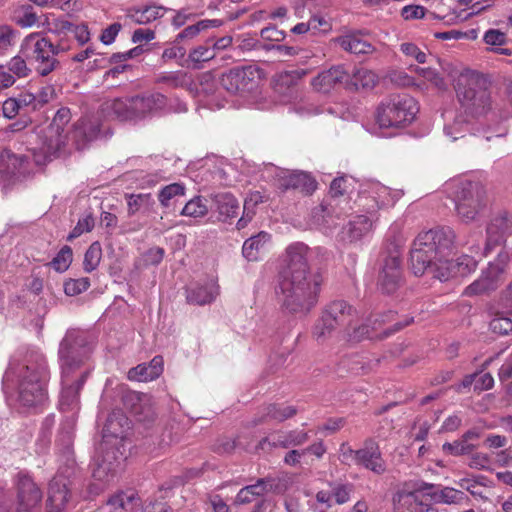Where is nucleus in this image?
<instances>
[{
	"label": "nucleus",
	"instance_id": "42",
	"mask_svg": "<svg viewBox=\"0 0 512 512\" xmlns=\"http://www.w3.org/2000/svg\"><path fill=\"white\" fill-rule=\"evenodd\" d=\"M128 215L133 216L140 210H149L155 201L150 193L127 195Z\"/></svg>",
	"mask_w": 512,
	"mask_h": 512
},
{
	"label": "nucleus",
	"instance_id": "24",
	"mask_svg": "<svg viewBox=\"0 0 512 512\" xmlns=\"http://www.w3.org/2000/svg\"><path fill=\"white\" fill-rule=\"evenodd\" d=\"M486 192L480 182L463 181L458 185L455 201L476 206H485Z\"/></svg>",
	"mask_w": 512,
	"mask_h": 512
},
{
	"label": "nucleus",
	"instance_id": "28",
	"mask_svg": "<svg viewBox=\"0 0 512 512\" xmlns=\"http://www.w3.org/2000/svg\"><path fill=\"white\" fill-rule=\"evenodd\" d=\"M382 322L383 320H381L379 317H375L374 319L370 318L366 323H363L359 326H353V324H351V326L348 327L344 333L350 341L354 342H359L363 339L381 338V334H377L376 332Z\"/></svg>",
	"mask_w": 512,
	"mask_h": 512
},
{
	"label": "nucleus",
	"instance_id": "7",
	"mask_svg": "<svg viewBox=\"0 0 512 512\" xmlns=\"http://www.w3.org/2000/svg\"><path fill=\"white\" fill-rule=\"evenodd\" d=\"M62 51V47L54 45L38 33L27 36L22 44L23 55L41 76H47L58 67L59 62L55 56Z\"/></svg>",
	"mask_w": 512,
	"mask_h": 512
},
{
	"label": "nucleus",
	"instance_id": "56",
	"mask_svg": "<svg viewBox=\"0 0 512 512\" xmlns=\"http://www.w3.org/2000/svg\"><path fill=\"white\" fill-rule=\"evenodd\" d=\"M70 120V109L67 107L60 108L53 117L52 122L47 126V128L50 129L49 133H54L53 130L64 133L65 127L70 122Z\"/></svg>",
	"mask_w": 512,
	"mask_h": 512
},
{
	"label": "nucleus",
	"instance_id": "45",
	"mask_svg": "<svg viewBox=\"0 0 512 512\" xmlns=\"http://www.w3.org/2000/svg\"><path fill=\"white\" fill-rule=\"evenodd\" d=\"M208 213V207L206 204V200L201 196H195L191 200H189L180 214L183 216L199 218L204 217Z\"/></svg>",
	"mask_w": 512,
	"mask_h": 512
},
{
	"label": "nucleus",
	"instance_id": "1",
	"mask_svg": "<svg viewBox=\"0 0 512 512\" xmlns=\"http://www.w3.org/2000/svg\"><path fill=\"white\" fill-rule=\"evenodd\" d=\"M308 253L302 242L289 245L278 273L276 295L281 308L291 314H307L318 302L322 278L311 271Z\"/></svg>",
	"mask_w": 512,
	"mask_h": 512
},
{
	"label": "nucleus",
	"instance_id": "38",
	"mask_svg": "<svg viewBox=\"0 0 512 512\" xmlns=\"http://www.w3.org/2000/svg\"><path fill=\"white\" fill-rule=\"evenodd\" d=\"M309 435L304 431L292 430L287 433H278L273 436L272 445L275 447L289 448L300 446L307 442Z\"/></svg>",
	"mask_w": 512,
	"mask_h": 512
},
{
	"label": "nucleus",
	"instance_id": "39",
	"mask_svg": "<svg viewBox=\"0 0 512 512\" xmlns=\"http://www.w3.org/2000/svg\"><path fill=\"white\" fill-rule=\"evenodd\" d=\"M107 109L121 121L136 120L135 113L132 111L131 96L117 98L107 103Z\"/></svg>",
	"mask_w": 512,
	"mask_h": 512
},
{
	"label": "nucleus",
	"instance_id": "11",
	"mask_svg": "<svg viewBox=\"0 0 512 512\" xmlns=\"http://www.w3.org/2000/svg\"><path fill=\"white\" fill-rule=\"evenodd\" d=\"M507 264L508 255L500 251L497 260L489 263L481 276L465 288L464 294L467 296H475L497 289Z\"/></svg>",
	"mask_w": 512,
	"mask_h": 512
},
{
	"label": "nucleus",
	"instance_id": "40",
	"mask_svg": "<svg viewBox=\"0 0 512 512\" xmlns=\"http://www.w3.org/2000/svg\"><path fill=\"white\" fill-rule=\"evenodd\" d=\"M125 426L129 428L127 417L120 411H114L108 416L103 431L105 436L118 438L123 436Z\"/></svg>",
	"mask_w": 512,
	"mask_h": 512
},
{
	"label": "nucleus",
	"instance_id": "58",
	"mask_svg": "<svg viewBox=\"0 0 512 512\" xmlns=\"http://www.w3.org/2000/svg\"><path fill=\"white\" fill-rule=\"evenodd\" d=\"M72 249L64 246L51 261V266L58 272H64L72 262Z\"/></svg>",
	"mask_w": 512,
	"mask_h": 512
},
{
	"label": "nucleus",
	"instance_id": "60",
	"mask_svg": "<svg viewBox=\"0 0 512 512\" xmlns=\"http://www.w3.org/2000/svg\"><path fill=\"white\" fill-rule=\"evenodd\" d=\"M94 218L91 214L78 220L77 225L67 236L68 241H72L82 235L84 232H90L94 227Z\"/></svg>",
	"mask_w": 512,
	"mask_h": 512
},
{
	"label": "nucleus",
	"instance_id": "62",
	"mask_svg": "<svg viewBox=\"0 0 512 512\" xmlns=\"http://www.w3.org/2000/svg\"><path fill=\"white\" fill-rule=\"evenodd\" d=\"M237 42V49L241 52H249L255 49H263V46H265L258 39L249 35H242L237 39Z\"/></svg>",
	"mask_w": 512,
	"mask_h": 512
},
{
	"label": "nucleus",
	"instance_id": "30",
	"mask_svg": "<svg viewBox=\"0 0 512 512\" xmlns=\"http://www.w3.org/2000/svg\"><path fill=\"white\" fill-rule=\"evenodd\" d=\"M28 157L25 155H17L7 153L0 160V172L9 177H16L27 172Z\"/></svg>",
	"mask_w": 512,
	"mask_h": 512
},
{
	"label": "nucleus",
	"instance_id": "18",
	"mask_svg": "<svg viewBox=\"0 0 512 512\" xmlns=\"http://www.w3.org/2000/svg\"><path fill=\"white\" fill-rule=\"evenodd\" d=\"M281 491L280 481L273 477L259 478L255 484L247 485L237 493L236 504H248L255 497H261L269 492Z\"/></svg>",
	"mask_w": 512,
	"mask_h": 512
},
{
	"label": "nucleus",
	"instance_id": "31",
	"mask_svg": "<svg viewBox=\"0 0 512 512\" xmlns=\"http://www.w3.org/2000/svg\"><path fill=\"white\" fill-rule=\"evenodd\" d=\"M69 492L65 484L57 481L52 482L49 487L47 499V512H61L68 502Z\"/></svg>",
	"mask_w": 512,
	"mask_h": 512
},
{
	"label": "nucleus",
	"instance_id": "13",
	"mask_svg": "<svg viewBox=\"0 0 512 512\" xmlns=\"http://www.w3.org/2000/svg\"><path fill=\"white\" fill-rule=\"evenodd\" d=\"M122 402L137 421L150 423L155 420L154 401L149 394L128 390L124 392Z\"/></svg>",
	"mask_w": 512,
	"mask_h": 512
},
{
	"label": "nucleus",
	"instance_id": "4",
	"mask_svg": "<svg viewBox=\"0 0 512 512\" xmlns=\"http://www.w3.org/2000/svg\"><path fill=\"white\" fill-rule=\"evenodd\" d=\"M455 233L450 227H437L420 233L413 242L410 264L414 275L425 274L424 263L448 258L452 252Z\"/></svg>",
	"mask_w": 512,
	"mask_h": 512
},
{
	"label": "nucleus",
	"instance_id": "51",
	"mask_svg": "<svg viewBox=\"0 0 512 512\" xmlns=\"http://www.w3.org/2000/svg\"><path fill=\"white\" fill-rule=\"evenodd\" d=\"M12 19L17 25L25 28L33 26L38 17L31 6H22L14 11Z\"/></svg>",
	"mask_w": 512,
	"mask_h": 512
},
{
	"label": "nucleus",
	"instance_id": "41",
	"mask_svg": "<svg viewBox=\"0 0 512 512\" xmlns=\"http://www.w3.org/2000/svg\"><path fill=\"white\" fill-rule=\"evenodd\" d=\"M372 227V220L366 215H357L351 220L347 227V233L351 241L360 239L368 233Z\"/></svg>",
	"mask_w": 512,
	"mask_h": 512
},
{
	"label": "nucleus",
	"instance_id": "64",
	"mask_svg": "<svg viewBox=\"0 0 512 512\" xmlns=\"http://www.w3.org/2000/svg\"><path fill=\"white\" fill-rule=\"evenodd\" d=\"M262 39L267 41L280 42L284 40L285 33L282 30L277 29L275 25H269L260 31Z\"/></svg>",
	"mask_w": 512,
	"mask_h": 512
},
{
	"label": "nucleus",
	"instance_id": "33",
	"mask_svg": "<svg viewBox=\"0 0 512 512\" xmlns=\"http://www.w3.org/2000/svg\"><path fill=\"white\" fill-rule=\"evenodd\" d=\"M267 200V197L260 191L250 192L244 200L243 215L237 222V228H244L255 215V209L260 204Z\"/></svg>",
	"mask_w": 512,
	"mask_h": 512
},
{
	"label": "nucleus",
	"instance_id": "12",
	"mask_svg": "<svg viewBox=\"0 0 512 512\" xmlns=\"http://www.w3.org/2000/svg\"><path fill=\"white\" fill-rule=\"evenodd\" d=\"M257 74L258 68L252 65L235 67L222 75L220 83L233 94L248 92L255 87Z\"/></svg>",
	"mask_w": 512,
	"mask_h": 512
},
{
	"label": "nucleus",
	"instance_id": "59",
	"mask_svg": "<svg viewBox=\"0 0 512 512\" xmlns=\"http://www.w3.org/2000/svg\"><path fill=\"white\" fill-rule=\"evenodd\" d=\"M89 287L90 280L88 277L69 279L64 283V292L68 296H76L86 291Z\"/></svg>",
	"mask_w": 512,
	"mask_h": 512
},
{
	"label": "nucleus",
	"instance_id": "20",
	"mask_svg": "<svg viewBox=\"0 0 512 512\" xmlns=\"http://www.w3.org/2000/svg\"><path fill=\"white\" fill-rule=\"evenodd\" d=\"M167 98L161 93L131 96L132 111L136 120L144 119L151 113L165 107Z\"/></svg>",
	"mask_w": 512,
	"mask_h": 512
},
{
	"label": "nucleus",
	"instance_id": "10",
	"mask_svg": "<svg viewBox=\"0 0 512 512\" xmlns=\"http://www.w3.org/2000/svg\"><path fill=\"white\" fill-rule=\"evenodd\" d=\"M59 356L61 360L62 378L66 382L86 357L85 340L79 335L69 333L60 343Z\"/></svg>",
	"mask_w": 512,
	"mask_h": 512
},
{
	"label": "nucleus",
	"instance_id": "43",
	"mask_svg": "<svg viewBox=\"0 0 512 512\" xmlns=\"http://www.w3.org/2000/svg\"><path fill=\"white\" fill-rule=\"evenodd\" d=\"M185 187L181 183H172L163 187L158 193V200L162 207L169 208L177 197L184 196Z\"/></svg>",
	"mask_w": 512,
	"mask_h": 512
},
{
	"label": "nucleus",
	"instance_id": "9",
	"mask_svg": "<svg viewBox=\"0 0 512 512\" xmlns=\"http://www.w3.org/2000/svg\"><path fill=\"white\" fill-rule=\"evenodd\" d=\"M14 487L17 512H41L43 491L30 475L19 472Z\"/></svg>",
	"mask_w": 512,
	"mask_h": 512
},
{
	"label": "nucleus",
	"instance_id": "47",
	"mask_svg": "<svg viewBox=\"0 0 512 512\" xmlns=\"http://www.w3.org/2000/svg\"><path fill=\"white\" fill-rule=\"evenodd\" d=\"M221 25L220 20H201L194 25H190L183 29L176 37V41L184 40V39H193L196 37L202 30H205L210 27H218Z\"/></svg>",
	"mask_w": 512,
	"mask_h": 512
},
{
	"label": "nucleus",
	"instance_id": "63",
	"mask_svg": "<svg viewBox=\"0 0 512 512\" xmlns=\"http://www.w3.org/2000/svg\"><path fill=\"white\" fill-rule=\"evenodd\" d=\"M9 71L18 77H26L30 69L27 67L26 60L20 56L13 57L8 64Z\"/></svg>",
	"mask_w": 512,
	"mask_h": 512
},
{
	"label": "nucleus",
	"instance_id": "48",
	"mask_svg": "<svg viewBox=\"0 0 512 512\" xmlns=\"http://www.w3.org/2000/svg\"><path fill=\"white\" fill-rule=\"evenodd\" d=\"M494 319L490 322L491 329L499 334H509L512 333V320L507 317L511 313H504L503 307L499 306L498 310L494 312Z\"/></svg>",
	"mask_w": 512,
	"mask_h": 512
},
{
	"label": "nucleus",
	"instance_id": "61",
	"mask_svg": "<svg viewBox=\"0 0 512 512\" xmlns=\"http://www.w3.org/2000/svg\"><path fill=\"white\" fill-rule=\"evenodd\" d=\"M415 71L421 75L424 79L430 81L439 89H446V84L444 79L439 75V73L432 68H420L416 67Z\"/></svg>",
	"mask_w": 512,
	"mask_h": 512
},
{
	"label": "nucleus",
	"instance_id": "53",
	"mask_svg": "<svg viewBox=\"0 0 512 512\" xmlns=\"http://www.w3.org/2000/svg\"><path fill=\"white\" fill-rule=\"evenodd\" d=\"M75 423L76 417L74 414L70 417H67L66 420L62 423L58 441L66 450H69L73 444V431Z\"/></svg>",
	"mask_w": 512,
	"mask_h": 512
},
{
	"label": "nucleus",
	"instance_id": "2",
	"mask_svg": "<svg viewBox=\"0 0 512 512\" xmlns=\"http://www.w3.org/2000/svg\"><path fill=\"white\" fill-rule=\"evenodd\" d=\"M49 379L45 357L33 351L21 359H12L4 375V382L16 387L18 402L28 408L39 407L47 402Z\"/></svg>",
	"mask_w": 512,
	"mask_h": 512
},
{
	"label": "nucleus",
	"instance_id": "5",
	"mask_svg": "<svg viewBox=\"0 0 512 512\" xmlns=\"http://www.w3.org/2000/svg\"><path fill=\"white\" fill-rule=\"evenodd\" d=\"M418 112L416 100L408 94H392L377 108L376 120L381 128H402L411 124Z\"/></svg>",
	"mask_w": 512,
	"mask_h": 512
},
{
	"label": "nucleus",
	"instance_id": "35",
	"mask_svg": "<svg viewBox=\"0 0 512 512\" xmlns=\"http://www.w3.org/2000/svg\"><path fill=\"white\" fill-rule=\"evenodd\" d=\"M337 42L341 48L353 54H369L375 50L372 44L360 39L357 35L341 36Z\"/></svg>",
	"mask_w": 512,
	"mask_h": 512
},
{
	"label": "nucleus",
	"instance_id": "19",
	"mask_svg": "<svg viewBox=\"0 0 512 512\" xmlns=\"http://www.w3.org/2000/svg\"><path fill=\"white\" fill-rule=\"evenodd\" d=\"M278 188L282 192L298 190L304 195H311L317 189V182L306 172L294 171L279 177Z\"/></svg>",
	"mask_w": 512,
	"mask_h": 512
},
{
	"label": "nucleus",
	"instance_id": "52",
	"mask_svg": "<svg viewBox=\"0 0 512 512\" xmlns=\"http://www.w3.org/2000/svg\"><path fill=\"white\" fill-rule=\"evenodd\" d=\"M215 56L212 46L200 45L189 53L188 59L194 63V68L199 69L200 63L212 60Z\"/></svg>",
	"mask_w": 512,
	"mask_h": 512
},
{
	"label": "nucleus",
	"instance_id": "26",
	"mask_svg": "<svg viewBox=\"0 0 512 512\" xmlns=\"http://www.w3.org/2000/svg\"><path fill=\"white\" fill-rule=\"evenodd\" d=\"M163 357L155 356L149 363H142L128 371L132 381L147 382L158 378L163 372Z\"/></svg>",
	"mask_w": 512,
	"mask_h": 512
},
{
	"label": "nucleus",
	"instance_id": "44",
	"mask_svg": "<svg viewBox=\"0 0 512 512\" xmlns=\"http://www.w3.org/2000/svg\"><path fill=\"white\" fill-rule=\"evenodd\" d=\"M425 274L430 275L432 278L438 279L441 282L448 280L450 277V268L447 258L445 259H432L428 263H424Z\"/></svg>",
	"mask_w": 512,
	"mask_h": 512
},
{
	"label": "nucleus",
	"instance_id": "25",
	"mask_svg": "<svg viewBox=\"0 0 512 512\" xmlns=\"http://www.w3.org/2000/svg\"><path fill=\"white\" fill-rule=\"evenodd\" d=\"M211 198L215 211L218 213V220L227 222L237 217L239 202L232 193L220 192L213 194Z\"/></svg>",
	"mask_w": 512,
	"mask_h": 512
},
{
	"label": "nucleus",
	"instance_id": "15",
	"mask_svg": "<svg viewBox=\"0 0 512 512\" xmlns=\"http://www.w3.org/2000/svg\"><path fill=\"white\" fill-rule=\"evenodd\" d=\"M356 465L361 466L376 475H382L387 471L386 461L378 442L374 438H367L363 446L357 450Z\"/></svg>",
	"mask_w": 512,
	"mask_h": 512
},
{
	"label": "nucleus",
	"instance_id": "36",
	"mask_svg": "<svg viewBox=\"0 0 512 512\" xmlns=\"http://www.w3.org/2000/svg\"><path fill=\"white\" fill-rule=\"evenodd\" d=\"M216 289L213 285H197L187 289L186 299L191 304L205 305L216 297Z\"/></svg>",
	"mask_w": 512,
	"mask_h": 512
},
{
	"label": "nucleus",
	"instance_id": "17",
	"mask_svg": "<svg viewBox=\"0 0 512 512\" xmlns=\"http://www.w3.org/2000/svg\"><path fill=\"white\" fill-rule=\"evenodd\" d=\"M49 128H44L39 134L41 140V151L43 156L35 155V162L37 164L45 163L50 160L51 157H56L60 154L62 149L65 147L68 140V135L63 132L54 131L49 133Z\"/></svg>",
	"mask_w": 512,
	"mask_h": 512
},
{
	"label": "nucleus",
	"instance_id": "23",
	"mask_svg": "<svg viewBox=\"0 0 512 512\" xmlns=\"http://www.w3.org/2000/svg\"><path fill=\"white\" fill-rule=\"evenodd\" d=\"M99 132L100 127L96 120L84 118L75 124L70 138L77 150H83L90 141L98 136Z\"/></svg>",
	"mask_w": 512,
	"mask_h": 512
},
{
	"label": "nucleus",
	"instance_id": "27",
	"mask_svg": "<svg viewBox=\"0 0 512 512\" xmlns=\"http://www.w3.org/2000/svg\"><path fill=\"white\" fill-rule=\"evenodd\" d=\"M306 74L307 71L304 69L284 71L278 74L274 82L275 92L283 95L286 99L293 98L297 82Z\"/></svg>",
	"mask_w": 512,
	"mask_h": 512
},
{
	"label": "nucleus",
	"instance_id": "50",
	"mask_svg": "<svg viewBox=\"0 0 512 512\" xmlns=\"http://www.w3.org/2000/svg\"><path fill=\"white\" fill-rule=\"evenodd\" d=\"M102 250L98 242L92 243L84 255L83 267L86 272L95 270L101 260Z\"/></svg>",
	"mask_w": 512,
	"mask_h": 512
},
{
	"label": "nucleus",
	"instance_id": "57",
	"mask_svg": "<svg viewBox=\"0 0 512 512\" xmlns=\"http://www.w3.org/2000/svg\"><path fill=\"white\" fill-rule=\"evenodd\" d=\"M456 211L459 218L463 222H471L474 221L479 214V212L483 209L484 206H476L473 204H467L465 202H457L455 201Z\"/></svg>",
	"mask_w": 512,
	"mask_h": 512
},
{
	"label": "nucleus",
	"instance_id": "49",
	"mask_svg": "<svg viewBox=\"0 0 512 512\" xmlns=\"http://www.w3.org/2000/svg\"><path fill=\"white\" fill-rule=\"evenodd\" d=\"M352 83L358 89L361 88H373L377 83V76L374 72L359 68L356 69L352 75Z\"/></svg>",
	"mask_w": 512,
	"mask_h": 512
},
{
	"label": "nucleus",
	"instance_id": "21",
	"mask_svg": "<svg viewBox=\"0 0 512 512\" xmlns=\"http://www.w3.org/2000/svg\"><path fill=\"white\" fill-rule=\"evenodd\" d=\"M347 76L348 73L344 66L337 65L331 67L328 70L320 72L316 77L312 79L311 85L315 91L327 94L337 84L342 83L347 78Z\"/></svg>",
	"mask_w": 512,
	"mask_h": 512
},
{
	"label": "nucleus",
	"instance_id": "32",
	"mask_svg": "<svg viewBox=\"0 0 512 512\" xmlns=\"http://www.w3.org/2000/svg\"><path fill=\"white\" fill-rule=\"evenodd\" d=\"M165 10L164 7L156 5H148L144 8L133 7L129 9L127 17L136 24L145 25L163 17Z\"/></svg>",
	"mask_w": 512,
	"mask_h": 512
},
{
	"label": "nucleus",
	"instance_id": "37",
	"mask_svg": "<svg viewBox=\"0 0 512 512\" xmlns=\"http://www.w3.org/2000/svg\"><path fill=\"white\" fill-rule=\"evenodd\" d=\"M132 495H127L124 492L116 493L111 496L104 505H102L96 512H129L132 508Z\"/></svg>",
	"mask_w": 512,
	"mask_h": 512
},
{
	"label": "nucleus",
	"instance_id": "8",
	"mask_svg": "<svg viewBox=\"0 0 512 512\" xmlns=\"http://www.w3.org/2000/svg\"><path fill=\"white\" fill-rule=\"evenodd\" d=\"M402 253L396 245H392L380 256L378 286L385 294L395 293L403 284Z\"/></svg>",
	"mask_w": 512,
	"mask_h": 512
},
{
	"label": "nucleus",
	"instance_id": "29",
	"mask_svg": "<svg viewBox=\"0 0 512 512\" xmlns=\"http://www.w3.org/2000/svg\"><path fill=\"white\" fill-rule=\"evenodd\" d=\"M270 234L261 231L255 236L247 239L242 247V254L248 261L259 260L267 250V244L270 241Z\"/></svg>",
	"mask_w": 512,
	"mask_h": 512
},
{
	"label": "nucleus",
	"instance_id": "22",
	"mask_svg": "<svg viewBox=\"0 0 512 512\" xmlns=\"http://www.w3.org/2000/svg\"><path fill=\"white\" fill-rule=\"evenodd\" d=\"M88 372H84L75 383L69 384V377L66 378V382L63 384V389L60 396L59 406L63 412H72V415L79 410V392L83 387Z\"/></svg>",
	"mask_w": 512,
	"mask_h": 512
},
{
	"label": "nucleus",
	"instance_id": "14",
	"mask_svg": "<svg viewBox=\"0 0 512 512\" xmlns=\"http://www.w3.org/2000/svg\"><path fill=\"white\" fill-rule=\"evenodd\" d=\"M120 465L118 450L114 446L101 445L94 459L92 475L95 480L108 482Z\"/></svg>",
	"mask_w": 512,
	"mask_h": 512
},
{
	"label": "nucleus",
	"instance_id": "16",
	"mask_svg": "<svg viewBox=\"0 0 512 512\" xmlns=\"http://www.w3.org/2000/svg\"><path fill=\"white\" fill-rule=\"evenodd\" d=\"M487 240L484 254L487 255L495 247L501 246L506 238L512 234V224L506 212L499 213L492 217L487 229Z\"/></svg>",
	"mask_w": 512,
	"mask_h": 512
},
{
	"label": "nucleus",
	"instance_id": "3",
	"mask_svg": "<svg viewBox=\"0 0 512 512\" xmlns=\"http://www.w3.org/2000/svg\"><path fill=\"white\" fill-rule=\"evenodd\" d=\"M457 98L468 116L485 118L495 110L491 96V83L483 74L465 69L454 77Z\"/></svg>",
	"mask_w": 512,
	"mask_h": 512
},
{
	"label": "nucleus",
	"instance_id": "46",
	"mask_svg": "<svg viewBox=\"0 0 512 512\" xmlns=\"http://www.w3.org/2000/svg\"><path fill=\"white\" fill-rule=\"evenodd\" d=\"M429 495L434 501L445 504H457L466 498L464 492L451 487H444L441 491Z\"/></svg>",
	"mask_w": 512,
	"mask_h": 512
},
{
	"label": "nucleus",
	"instance_id": "34",
	"mask_svg": "<svg viewBox=\"0 0 512 512\" xmlns=\"http://www.w3.org/2000/svg\"><path fill=\"white\" fill-rule=\"evenodd\" d=\"M296 413L297 409L294 406L269 404L263 408L262 417L255 424L262 423L267 419L282 422L292 418Z\"/></svg>",
	"mask_w": 512,
	"mask_h": 512
},
{
	"label": "nucleus",
	"instance_id": "54",
	"mask_svg": "<svg viewBox=\"0 0 512 512\" xmlns=\"http://www.w3.org/2000/svg\"><path fill=\"white\" fill-rule=\"evenodd\" d=\"M156 82L167 84L172 88H178L188 84V76L183 71L169 72L158 76Z\"/></svg>",
	"mask_w": 512,
	"mask_h": 512
},
{
	"label": "nucleus",
	"instance_id": "55",
	"mask_svg": "<svg viewBox=\"0 0 512 512\" xmlns=\"http://www.w3.org/2000/svg\"><path fill=\"white\" fill-rule=\"evenodd\" d=\"M475 446L470 443H465V440L459 439L452 443L446 442L442 446V450L452 456H461L471 453Z\"/></svg>",
	"mask_w": 512,
	"mask_h": 512
},
{
	"label": "nucleus",
	"instance_id": "6",
	"mask_svg": "<svg viewBox=\"0 0 512 512\" xmlns=\"http://www.w3.org/2000/svg\"><path fill=\"white\" fill-rule=\"evenodd\" d=\"M356 318L357 312L348 302L334 300L322 311L313 327L312 335L318 342H324L336 329L345 331Z\"/></svg>",
	"mask_w": 512,
	"mask_h": 512
}]
</instances>
